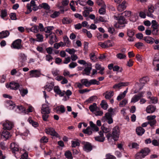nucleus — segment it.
I'll return each instance as SVG.
<instances>
[{"label": "nucleus", "instance_id": "f257e3e1", "mask_svg": "<svg viewBox=\"0 0 159 159\" xmlns=\"http://www.w3.org/2000/svg\"><path fill=\"white\" fill-rule=\"evenodd\" d=\"M120 130L119 127L117 126H115L112 129V134L108 133L107 134L106 137L109 140H111L112 139L115 141L118 139L120 135Z\"/></svg>", "mask_w": 159, "mask_h": 159}, {"label": "nucleus", "instance_id": "f03ea898", "mask_svg": "<svg viewBox=\"0 0 159 159\" xmlns=\"http://www.w3.org/2000/svg\"><path fill=\"white\" fill-rule=\"evenodd\" d=\"M50 109L49 107L46 104L42 105L41 108V113L42 114V117L44 121H48L49 117V114L50 112Z\"/></svg>", "mask_w": 159, "mask_h": 159}, {"label": "nucleus", "instance_id": "7ed1b4c3", "mask_svg": "<svg viewBox=\"0 0 159 159\" xmlns=\"http://www.w3.org/2000/svg\"><path fill=\"white\" fill-rule=\"evenodd\" d=\"M114 17L115 19L118 20L117 23L114 25V26L116 28L124 27L125 26V24H127L125 19L123 16L120 15V14H118L117 16H114Z\"/></svg>", "mask_w": 159, "mask_h": 159}, {"label": "nucleus", "instance_id": "20e7f679", "mask_svg": "<svg viewBox=\"0 0 159 159\" xmlns=\"http://www.w3.org/2000/svg\"><path fill=\"white\" fill-rule=\"evenodd\" d=\"M150 150L147 148H144L141 150L137 153L135 156L136 159H139L144 158L146 156L148 155L150 152Z\"/></svg>", "mask_w": 159, "mask_h": 159}, {"label": "nucleus", "instance_id": "39448f33", "mask_svg": "<svg viewBox=\"0 0 159 159\" xmlns=\"http://www.w3.org/2000/svg\"><path fill=\"white\" fill-rule=\"evenodd\" d=\"M4 130H10L14 126L13 123L9 120H6L3 124Z\"/></svg>", "mask_w": 159, "mask_h": 159}, {"label": "nucleus", "instance_id": "423d86ee", "mask_svg": "<svg viewBox=\"0 0 159 159\" xmlns=\"http://www.w3.org/2000/svg\"><path fill=\"white\" fill-rule=\"evenodd\" d=\"M18 60L21 63V66H23L25 62L27 60V56L23 53H20L19 54Z\"/></svg>", "mask_w": 159, "mask_h": 159}, {"label": "nucleus", "instance_id": "0eeeda50", "mask_svg": "<svg viewBox=\"0 0 159 159\" xmlns=\"http://www.w3.org/2000/svg\"><path fill=\"white\" fill-rule=\"evenodd\" d=\"M6 86L7 88H10L11 89L16 90L19 88L20 85L18 83L11 82L9 84H6Z\"/></svg>", "mask_w": 159, "mask_h": 159}, {"label": "nucleus", "instance_id": "6e6552de", "mask_svg": "<svg viewBox=\"0 0 159 159\" xmlns=\"http://www.w3.org/2000/svg\"><path fill=\"white\" fill-rule=\"evenodd\" d=\"M21 42V40L20 39L16 40L12 44L13 48L17 49H20L22 47Z\"/></svg>", "mask_w": 159, "mask_h": 159}, {"label": "nucleus", "instance_id": "1a4fd4ad", "mask_svg": "<svg viewBox=\"0 0 159 159\" xmlns=\"http://www.w3.org/2000/svg\"><path fill=\"white\" fill-rule=\"evenodd\" d=\"M93 148L92 146L89 143L84 142L83 147L84 150L86 152H89L91 151Z\"/></svg>", "mask_w": 159, "mask_h": 159}, {"label": "nucleus", "instance_id": "9d476101", "mask_svg": "<svg viewBox=\"0 0 159 159\" xmlns=\"http://www.w3.org/2000/svg\"><path fill=\"white\" fill-rule=\"evenodd\" d=\"M46 133L48 134H49L52 136L57 137L58 134L56 132L55 129L52 128H49L45 130Z\"/></svg>", "mask_w": 159, "mask_h": 159}, {"label": "nucleus", "instance_id": "9b49d317", "mask_svg": "<svg viewBox=\"0 0 159 159\" xmlns=\"http://www.w3.org/2000/svg\"><path fill=\"white\" fill-rule=\"evenodd\" d=\"M40 75V72L37 70H32L30 71V75L31 77H38Z\"/></svg>", "mask_w": 159, "mask_h": 159}, {"label": "nucleus", "instance_id": "f8f14e48", "mask_svg": "<svg viewBox=\"0 0 159 159\" xmlns=\"http://www.w3.org/2000/svg\"><path fill=\"white\" fill-rule=\"evenodd\" d=\"M144 93L143 92H142L138 95H134V96L132 98L131 102L135 103L138 101L140 98L143 96Z\"/></svg>", "mask_w": 159, "mask_h": 159}, {"label": "nucleus", "instance_id": "ddd939ff", "mask_svg": "<svg viewBox=\"0 0 159 159\" xmlns=\"http://www.w3.org/2000/svg\"><path fill=\"white\" fill-rule=\"evenodd\" d=\"M154 8L153 6L150 5L148 7V10L147 11L146 13L147 14L148 16L153 18V15L152 13L154 12Z\"/></svg>", "mask_w": 159, "mask_h": 159}, {"label": "nucleus", "instance_id": "4468645a", "mask_svg": "<svg viewBox=\"0 0 159 159\" xmlns=\"http://www.w3.org/2000/svg\"><path fill=\"white\" fill-rule=\"evenodd\" d=\"M126 2L123 1L121 4H119L117 6V10L119 11H122L124 10L126 7Z\"/></svg>", "mask_w": 159, "mask_h": 159}, {"label": "nucleus", "instance_id": "2eb2a0df", "mask_svg": "<svg viewBox=\"0 0 159 159\" xmlns=\"http://www.w3.org/2000/svg\"><path fill=\"white\" fill-rule=\"evenodd\" d=\"M50 40L49 41V43L52 45L54 42H57L56 40V37L54 33H51L49 34Z\"/></svg>", "mask_w": 159, "mask_h": 159}, {"label": "nucleus", "instance_id": "dca6fc26", "mask_svg": "<svg viewBox=\"0 0 159 159\" xmlns=\"http://www.w3.org/2000/svg\"><path fill=\"white\" fill-rule=\"evenodd\" d=\"M105 118L108 120L107 122L109 124H111L113 122V120L112 118V115L109 112H107L105 114L104 116L102 117V119Z\"/></svg>", "mask_w": 159, "mask_h": 159}, {"label": "nucleus", "instance_id": "f3484780", "mask_svg": "<svg viewBox=\"0 0 159 159\" xmlns=\"http://www.w3.org/2000/svg\"><path fill=\"white\" fill-rule=\"evenodd\" d=\"M99 134L100 136L95 137V139L97 141L100 142H103L105 140V138L103 136V132L102 131H100L99 132Z\"/></svg>", "mask_w": 159, "mask_h": 159}, {"label": "nucleus", "instance_id": "a211bd4d", "mask_svg": "<svg viewBox=\"0 0 159 159\" xmlns=\"http://www.w3.org/2000/svg\"><path fill=\"white\" fill-rule=\"evenodd\" d=\"M103 95H105V98L106 99H110L113 96L114 92L113 91H110V92L107 91L103 94Z\"/></svg>", "mask_w": 159, "mask_h": 159}, {"label": "nucleus", "instance_id": "6ab92c4d", "mask_svg": "<svg viewBox=\"0 0 159 159\" xmlns=\"http://www.w3.org/2000/svg\"><path fill=\"white\" fill-rule=\"evenodd\" d=\"M128 84L129 83H120L118 84H115L113 86V88L115 89L120 88L121 87L125 86L128 85Z\"/></svg>", "mask_w": 159, "mask_h": 159}, {"label": "nucleus", "instance_id": "aec40b11", "mask_svg": "<svg viewBox=\"0 0 159 159\" xmlns=\"http://www.w3.org/2000/svg\"><path fill=\"white\" fill-rule=\"evenodd\" d=\"M10 148L12 152L13 153L19 150L18 146L15 143H11L10 145Z\"/></svg>", "mask_w": 159, "mask_h": 159}, {"label": "nucleus", "instance_id": "412c9836", "mask_svg": "<svg viewBox=\"0 0 159 159\" xmlns=\"http://www.w3.org/2000/svg\"><path fill=\"white\" fill-rule=\"evenodd\" d=\"M1 135L6 139H8L11 137V135L9 132L6 130H4L2 132Z\"/></svg>", "mask_w": 159, "mask_h": 159}, {"label": "nucleus", "instance_id": "4be33fe9", "mask_svg": "<svg viewBox=\"0 0 159 159\" xmlns=\"http://www.w3.org/2000/svg\"><path fill=\"white\" fill-rule=\"evenodd\" d=\"M54 90L56 93L59 95L61 96H63L64 95V93L61 91L59 87L58 86H55L53 89Z\"/></svg>", "mask_w": 159, "mask_h": 159}, {"label": "nucleus", "instance_id": "5701e85b", "mask_svg": "<svg viewBox=\"0 0 159 159\" xmlns=\"http://www.w3.org/2000/svg\"><path fill=\"white\" fill-rule=\"evenodd\" d=\"M10 33L8 30L3 31L0 32V38L3 39L7 37Z\"/></svg>", "mask_w": 159, "mask_h": 159}, {"label": "nucleus", "instance_id": "b1692460", "mask_svg": "<svg viewBox=\"0 0 159 159\" xmlns=\"http://www.w3.org/2000/svg\"><path fill=\"white\" fill-rule=\"evenodd\" d=\"M89 109L92 112H93L95 111L98 110V108L97 106V104L94 103L93 104L90 105L89 107Z\"/></svg>", "mask_w": 159, "mask_h": 159}, {"label": "nucleus", "instance_id": "393cba45", "mask_svg": "<svg viewBox=\"0 0 159 159\" xmlns=\"http://www.w3.org/2000/svg\"><path fill=\"white\" fill-rule=\"evenodd\" d=\"M156 109V108L152 105H149L146 108V111L148 113H152L154 112Z\"/></svg>", "mask_w": 159, "mask_h": 159}, {"label": "nucleus", "instance_id": "a878e982", "mask_svg": "<svg viewBox=\"0 0 159 159\" xmlns=\"http://www.w3.org/2000/svg\"><path fill=\"white\" fill-rule=\"evenodd\" d=\"M36 6L35 2L33 0H32L29 4H28L27 5V7L28 10H29L30 12H31L32 11L31 7H34Z\"/></svg>", "mask_w": 159, "mask_h": 159}, {"label": "nucleus", "instance_id": "bb28decb", "mask_svg": "<svg viewBox=\"0 0 159 159\" xmlns=\"http://www.w3.org/2000/svg\"><path fill=\"white\" fill-rule=\"evenodd\" d=\"M54 86V84L53 83H51L46 85L44 87L45 89H46L48 91L50 92L53 89Z\"/></svg>", "mask_w": 159, "mask_h": 159}, {"label": "nucleus", "instance_id": "cd10ccee", "mask_svg": "<svg viewBox=\"0 0 159 159\" xmlns=\"http://www.w3.org/2000/svg\"><path fill=\"white\" fill-rule=\"evenodd\" d=\"M136 132L139 135H142L145 132L144 129L142 127L137 128L136 129Z\"/></svg>", "mask_w": 159, "mask_h": 159}, {"label": "nucleus", "instance_id": "c85d7f7f", "mask_svg": "<svg viewBox=\"0 0 159 159\" xmlns=\"http://www.w3.org/2000/svg\"><path fill=\"white\" fill-rule=\"evenodd\" d=\"M128 88H127L126 90L125 91L122 93L120 94L117 97V100L118 101L121 100L124 98L127 92Z\"/></svg>", "mask_w": 159, "mask_h": 159}, {"label": "nucleus", "instance_id": "c756f323", "mask_svg": "<svg viewBox=\"0 0 159 159\" xmlns=\"http://www.w3.org/2000/svg\"><path fill=\"white\" fill-rule=\"evenodd\" d=\"M144 40L148 43L152 44L154 41V39L150 37H144Z\"/></svg>", "mask_w": 159, "mask_h": 159}, {"label": "nucleus", "instance_id": "7c9ffc66", "mask_svg": "<svg viewBox=\"0 0 159 159\" xmlns=\"http://www.w3.org/2000/svg\"><path fill=\"white\" fill-rule=\"evenodd\" d=\"M88 66H89L86 67L84 70L85 72V74L87 75H89L90 73V71L92 69L91 67V64H89L88 65Z\"/></svg>", "mask_w": 159, "mask_h": 159}, {"label": "nucleus", "instance_id": "2f4dec72", "mask_svg": "<svg viewBox=\"0 0 159 159\" xmlns=\"http://www.w3.org/2000/svg\"><path fill=\"white\" fill-rule=\"evenodd\" d=\"M89 124L90 127L92 128L93 130L96 131H98L99 130V128L92 121H90Z\"/></svg>", "mask_w": 159, "mask_h": 159}, {"label": "nucleus", "instance_id": "473e14b6", "mask_svg": "<svg viewBox=\"0 0 159 159\" xmlns=\"http://www.w3.org/2000/svg\"><path fill=\"white\" fill-rule=\"evenodd\" d=\"M81 83L83 84V85H84L86 87L90 86L89 81L87 79H83L80 80Z\"/></svg>", "mask_w": 159, "mask_h": 159}, {"label": "nucleus", "instance_id": "72a5a7b5", "mask_svg": "<svg viewBox=\"0 0 159 159\" xmlns=\"http://www.w3.org/2000/svg\"><path fill=\"white\" fill-rule=\"evenodd\" d=\"M39 8H43L46 10H49L50 8L49 5L46 3H42V4L39 5Z\"/></svg>", "mask_w": 159, "mask_h": 159}, {"label": "nucleus", "instance_id": "f704fd0d", "mask_svg": "<svg viewBox=\"0 0 159 159\" xmlns=\"http://www.w3.org/2000/svg\"><path fill=\"white\" fill-rule=\"evenodd\" d=\"M100 105L101 107L104 110H106L108 106L107 102L104 100H102V101Z\"/></svg>", "mask_w": 159, "mask_h": 159}, {"label": "nucleus", "instance_id": "c9c22d12", "mask_svg": "<svg viewBox=\"0 0 159 159\" xmlns=\"http://www.w3.org/2000/svg\"><path fill=\"white\" fill-rule=\"evenodd\" d=\"M83 132L84 133L89 135H91L92 133V130L89 127H88L86 129L83 130Z\"/></svg>", "mask_w": 159, "mask_h": 159}, {"label": "nucleus", "instance_id": "e433bc0d", "mask_svg": "<svg viewBox=\"0 0 159 159\" xmlns=\"http://www.w3.org/2000/svg\"><path fill=\"white\" fill-rule=\"evenodd\" d=\"M65 155L67 158L69 159H73L71 153L69 151H66L65 153Z\"/></svg>", "mask_w": 159, "mask_h": 159}, {"label": "nucleus", "instance_id": "4c0bfd02", "mask_svg": "<svg viewBox=\"0 0 159 159\" xmlns=\"http://www.w3.org/2000/svg\"><path fill=\"white\" fill-rule=\"evenodd\" d=\"M63 40L65 45L69 47L70 45V41L68 38L67 36H65L63 37Z\"/></svg>", "mask_w": 159, "mask_h": 159}, {"label": "nucleus", "instance_id": "58836bf2", "mask_svg": "<svg viewBox=\"0 0 159 159\" xmlns=\"http://www.w3.org/2000/svg\"><path fill=\"white\" fill-rule=\"evenodd\" d=\"M39 29L38 26L36 25H34L30 29V31L34 33H37L39 32Z\"/></svg>", "mask_w": 159, "mask_h": 159}, {"label": "nucleus", "instance_id": "ea45409f", "mask_svg": "<svg viewBox=\"0 0 159 159\" xmlns=\"http://www.w3.org/2000/svg\"><path fill=\"white\" fill-rule=\"evenodd\" d=\"M62 23L64 24H69L71 22V20L70 19L64 17L62 20Z\"/></svg>", "mask_w": 159, "mask_h": 159}, {"label": "nucleus", "instance_id": "a19ab883", "mask_svg": "<svg viewBox=\"0 0 159 159\" xmlns=\"http://www.w3.org/2000/svg\"><path fill=\"white\" fill-rule=\"evenodd\" d=\"M53 29V26H48L45 28L44 31L46 33H51V30Z\"/></svg>", "mask_w": 159, "mask_h": 159}, {"label": "nucleus", "instance_id": "79ce46f5", "mask_svg": "<svg viewBox=\"0 0 159 159\" xmlns=\"http://www.w3.org/2000/svg\"><path fill=\"white\" fill-rule=\"evenodd\" d=\"M37 41L38 42H42L43 40V36L42 35L38 34L36 35Z\"/></svg>", "mask_w": 159, "mask_h": 159}, {"label": "nucleus", "instance_id": "37998d69", "mask_svg": "<svg viewBox=\"0 0 159 159\" xmlns=\"http://www.w3.org/2000/svg\"><path fill=\"white\" fill-rule=\"evenodd\" d=\"M120 15H123L126 17H129L131 14V12L129 11H125L122 13H121Z\"/></svg>", "mask_w": 159, "mask_h": 159}, {"label": "nucleus", "instance_id": "c03bdc74", "mask_svg": "<svg viewBox=\"0 0 159 159\" xmlns=\"http://www.w3.org/2000/svg\"><path fill=\"white\" fill-rule=\"evenodd\" d=\"M105 6H103L99 9L98 12L100 14H104L105 13Z\"/></svg>", "mask_w": 159, "mask_h": 159}, {"label": "nucleus", "instance_id": "a18cd8bd", "mask_svg": "<svg viewBox=\"0 0 159 159\" xmlns=\"http://www.w3.org/2000/svg\"><path fill=\"white\" fill-rule=\"evenodd\" d=\"M90 85L92 84L98 85L99 84V82L97 80L95 79H92L89 80Z\"/></svg>", "mask_w": 159, "mask_h": 159}, {"label": "nucleus", "instance_id": "49530a36", "mask_svg": "<svg viewBox=\"0 0 159 159\" xmlns=\"http://www.w3.org/2000/svg\"><path fill=\"white\" fill-rule=\"evenodd\" d=\"M96 98V97L95 96H92L90 97L89 98H88L87 100L86 101V102H87L88 103H91L93 101H94L95 99Z\"/></svg>", "mask_w": 159, "mask_h": 159}, {"label": "nucleus", "instance_id": "de8ad7c7", "mask_svg": "<svg viewBox=\"0 0 159 159\" xmlns=\"http://www.w3.org/2000/svg\"><path fill=\"white\" fill-rule=\"evenodd\" d=\"M60 14V12L59 11H55L53 13L50 15V16L52 18H55L58 16Z\"/></svg>", "mask_w": 159, "mask_h": 159}, {"label": "nucleus", "instance_id": "09e8293b", "mask_svg": "<svg viewBox=\"0 0 159 159\" xmlns=\"http://www.w3.org/2000/svg\"><path fill=\"white\" fill-rule=\"evenodd\" d=\"M7 16V12L6 10H2L1 11L0 16L1 17L3 18Z\"/></svg>", "mask_w": 159, "mask_h": 159}, {"label": "nucleus", "instance_id": "8fccbe9b", "mask_svg": "<svg viewBox=\"0 0 159 159\" xmlns=\"http://www.w3.org/2000/svg\"><path fill=\"white\" fill-rule=\"evenodd\" d=\"M152 28H158V24L157 21L155 20H152Z\"/></svg>", "mask_w": 159, "mask_h": 159}, {"label": "nucleus", "instance_id": "3c124183", "mask_svg": "<svg viewBox=\"0 0 159 159\" xmlns=\"http://www.w3.org/2000/svg\"><path fill=\"white\" fill-rule=\"evenodd\" d=\"M106 158L104 159H116V158L114 156L111 155L110 153L107 154L106 155Z\"/></svg>", "mask_w": 159, "mask_h": 159}, {"label": "nucleus", "instance_id": "603ef678", "mask_svg": "<svg viewBox=\"0 0 159 159\" xmlns=\"http://www.w3.org/2000/svg\"><path fill=\"white\" fill-rule=\"evenodd\" d=\"M20 93L22 96H24L25 95L27 94L28 92L27 89H23L20 90Z\"/></svg>", "mask_w": 159, "mask_h": 159}, {"label": "nucleus", "instance_id": "864d4df0", "mask_svg": "<svg viewBox=\"0 0 159 159\" xmlns=\"http://www.w3.org/2000/svg\"><path fill=\"white\" fill-rule=\"evenodd\" d=\"M127 102V100L126 99L123 100L120 103L119 106L120 107H124Z\"/></svg>", "mask_w": 159, "mask_h": 159}, {"label": "nucleus", "instance_id": "5fc2aeb1", "mask_svg": "<svg viewBox=\"0 0 159 159\" xmlns=\"http://www.w3.org/2000/svg\"><path fill=\"white\" fill-rule=\"evenodd\" d=\"M127 34L128 36L129 37H132L134 35V32L130 30H128Z\"/></svg>", "mask_w": 159, "mask_h": 159}, {"label": "nucleus", "instance_id": "6e6d98bb", "mask_svg": "<svg viewBox=\"0 0 159 159\" xmlns=\"http://www.w3.org/2000/svg\"><path fill=\"white\" fill-rule=\"evenodd\" d=\"M40 141L41 143H47L48 141V139L46 137L43 136L40 139Z\"/></svg>", "mask_w": 159, "mask_h": 159}, {"label": "nucleus", "instance_id": "4d7b16f0", "mask_svg": "<svg viewBox=\"0 0 159 159\" xmlns=\"http://www.w3.org/2000/svg\"><path fill=\"white\" fill-rule=\"evenodd\" d=\"M80 145V143L77 141H72L71 146L72 147H75Z\"/></svg>", "mask_w": 159, "mask_h": 159}, {"label": "nucleus", "instance_id": "13d9d810", "mask_svg": "<svg viewBox=\"0 0 159 159\" xmlns=\"http://www.w3.org/2000/svg\"><path fill=\"white\" fill-rule=\"evenodd\" d=\"M52 59L53 57L50 55L48 54L46 56V61H52Z\"/></svg>", "mask_w": 159, "mask_h": 159}, {"label": "nucleus", "instance_id": "bf43d9fd", "mask_svg": "<svg viewBox=\"0 0 159 159\" xmlns=\"http://www.w3.org/2000/svg\"><path fill=\"white\" fill-rule=\"evenodd\" d=\"M90 59L92 61H95L96 59V57L94 53H90Z\"/></svg>", "mask_w": 159, "mask_h": 159}, {"label": "nucleus", "instance_id": "052dcab7", "mask_svg": "<svg viewBox=\"0 0 159 159\" xmlns=\"http://www.w3.org/2000/svg\"><path fill=\"white\" fill-rule=\"evenodd\" d=\"M66 51L70 54L74 53L75 52V50L74 49H70V48H68L66 49Z\"/></svg>", "mask_w": 159, "mask_h": 159}, {"label": "nucleus", "instance_id": "680f3d73", "mask_svg": "<svg viewBox=\"0 0 159 159\" xmlns=\"http://www.w3.org/2000/svg\"><path fill=\"white\" fill-rule=\"evenodd\" d=\"M46 50L47 52L49 55L52 53L53 49L52 47H49L46 48Z\"/></svg>", "mask_w": 159, "mask_h": 159}, {"label": "nucleus", "instance_id": "e2e57ef3", "mask_svg": "<svg viewBox=\"0 0 159 159\" xmlns=\"http://www.w3.org/2000/svg\"><path fill=\"white\" fill-rule=\"evenodd\" d=\"M116 56L117 58L120 59H123L126 57L125 55L120 53L117 54Z\"/></svg>", "mask_w": 159, "mask_h": 159}, {"label": "nucleus", "instance_id": "0e129e2a", "mask_svg": "<svg viewBox=\"0 0 159 159\" xmlns=\"http://www.w3.org/2000/svg\"><path fill=\"white\" fill-rule=\"evenodd\" d=\"M106 48L111 47L112 46V43L110 40L105 41Z\"/></svg>", "mask_w": 159, "mask_h": 159}, {"label": "nucleus", "instance_id": "69168bd1", "mask_svg": "<svg viewBox=\"0 0 159 159\" xmlns=\"http://www.w3.org/2000/svg\"><path fill=\"white\" fill-rule=\"evenodd\" d=\"M153 30L152 31V34L154 35H157L158 33V28H152Z\"/></svg>", "mask_w": 159, "mask_h": 159}, {"label": "nucleus", "instance_id": "338daca9", "mask_svg": "<svg viewBox=\"0 0 159 159\" xmlns=\"http://www.w3.org/2000/svg\"><path fill=\"white\" fill-rule=\"evenodd\" d=\"M156 123V121L155 120H151L148 122V124H149L151 126H153Z\"/></svg>", "mask_w": 159, "mask_h": 159}, {"label": "nucleus", "instance_id": "774afa93", "mask_svg": "<svg viewBox=\"0 0 159 159\" xmlns=\"http://www.w3.org/2000/svg\"><path fill=\"white\" fill-rule=\"evenodd\" d=\"M57 107L61 113H64L65 111V109L63 106L61 105L59 107Z\"/></svg>", "mask_w": 159, "mask_h": 159}]
</instances>
